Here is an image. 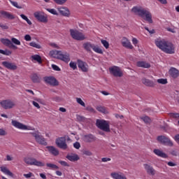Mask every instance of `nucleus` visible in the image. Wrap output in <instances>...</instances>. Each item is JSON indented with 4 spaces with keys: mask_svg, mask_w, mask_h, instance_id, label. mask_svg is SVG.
Instances as JSON below:
<instances>
[{
    "mask_svg": "<svg viewBox=\"0 0 179 179\" xmlns=\"http://www.w3.org/2000/svg\"><path fill=\"white\" fill-rule=\"evenodd\" d=\"M155 45H157L161 51L165 52V54L176 53V46L169 41H166L164 39H157L155 40Z\"/></svg>",
    "mask_w": 179,
    "mask_h": 179,
    "instance_id": "f257e3e1",
    "label": "nucleus"
},
{
    "mask_svg": "<svg viewBox=\"0 0 179 179\" xmlns=\"http://www.w3.org/2000/svg\"><path fill=\"white\" fill-rule=\"evenodd\" d=\"M131 12H133L134 15L142 17V19H144V20H146V22L148 23H153V20L152 19V13L150 11H149L148 8H145L141 6H136L131 8Z\"/></svg>",
    "mask_w": 179,
    "mask_h": 179,
    "instance_id": "f03ea898",
    "label": "nucleus"
},
{
    "mask_svg": "<svg viewBox=\"0 0 179 179\" xmlns=\"http://www.w3.org/2000/svg\"><path fill=\"white\" fill-rule=\"evenodd\" d=\"M49 55L52 58L60 59V61H63V62H66V64L71 61L69 53L66 52H62L61 50H53L50 51Z\"/></svg>",
    "mask_w": 179,
    "mask_h": 179,
    "instance_id": "7ed1b4c3",
    "label": "nucleus"
},
{
    "mask_svg": "<svg viewBox=\"0 0 179 179\" xmlns=\"http://www.w3.org/2000/svg\"><path fill=\"white\" fill-rule=\"evenodd\" d=\"M83 47L86 51H88V52H90L92 50L94 51V52H96V54H103V50L99 47V45H95L94 44L87 42L83 44Z\"/></svg>",
    "mask_w": 179,
    "mask_h": 179,
    "instance_id": "20e7f679",
    "label": "nucleus"
},
{
    "mask_svg": "<svg viewBox=\"0 0 179 179\" xmlns=\"http://www.w3.org/2000/svg\"><path fill=\"white\" fill-rule=\"evenodd\" d=\"M24 163H26V164H28L29 166H36L37 167H44V166H45V164L42 162L37 161L36 158L33 157H24Z\"/></svg>",
    "mask_w": 179,
    "mask_h": 179,
    "instance_id": "39448f33",
    "label": "nucleus"
},
{
    "mask_svg": "<svg viewBox=\"0 0 179 179\" xmlns=\"http://www.w3.org/2000/svg\"><path fill=\"white\" fill-rule=\"evenodd\" d=\"M96 127L104 131V132H110V122L104 120H96Z\"/></svg>",
    "mask_w": 179,
    "mask_h": 179,
    "instance_id": "423d86ee",
    "label": "nucleus"
},
{
    "mask_svg": "<svg viewBox=\"0 0 179 179\" xmlns=\"http://www.w3.org/2000/svg\"><path fill=\"white\" fill-rule=\"evenodd\" d=\"M70 33L72 38L74 40H77L78 41H83V40H86V36L82 31L70 29Z\"/></svg>",
    "mask_w": 179,
    "mask_h": 179,
    "instance_id": "0eeeda50",
    "label": "nucleus"
},
{
    "mask_svg": "<svg viewBox=\"0 0 179 179\" xmlns=\"http://www.w3.org/2000/svg\"><path fill=\"white\" fill-rule=\"evenodd\" d=\"M11 124L13 127L17 128V129H22L23 131H34V127H31L30 126H27L17 120H12Z\"/></svg>",
    "mask_w": 179,
    "mask_h": 179,
    "instance_id": "6e6552de",
    "label": "nucleus"
},
{
    "mask_svg": "<svg viewBox=\"0 0 179 179\" xmlns=\"http://www.w3.org/2000/svg\"><path fill=\"white\" fill-rule=\"evenodd\" d=\"M32 136L35 138V141L39 145H43V146H47V141L42 135H40V132L36 131L35 132L31 133Z\"/></svg>",
    "mask_w": 179,
    "mask_h": 179,
    "instance_id": "1a4fd4ad",
    "label": "nucleus"
},
{
    "mask_svg": "<svg viewBox=\"0 0 179 179\" xmlns=\"http://www.w3.org/2000/svg\"><path fill=\"white\" fill-rule=\"evenodd\" d=\"M34 16L41 23H47L48 22V17L42 11H36L34 13Z\"/></svg>",
    "mask_w": 179,
    "mask_h": 179,
    "instance_id": "9d476101",
    "label": "nucleus"
},
{
    "mask_svg": "<svg viewBox=\"0 0 179 179\" xmlns=\"http://www.w3.org/2000/svg\"><path fill=\"white\" fill-rule=\"evenodd\" d=\"M55 143L59 149L63 150H66L68 149V145L66 144V137H59L56 139Z\"/></svg>",
    "mask_w": 179,
    "mask_h": 179,
    "instance_id": "9b49d317",
    "label": "nucleus"
},
{
    "mask_svg": "<svg viewBox=\"0 0 179 179\" xmlns=\"http://www.w3.org/2000/svg\"><path fill=\"white\" fill-rule=\"evenodd\" d=\"M157 140L158 141V142L162 143V145H165L166 146L171 147L173 145V141L165 136H159L157 138Z\"/></svg>",
    "mask_w": 179,
    "mask_h": 179,
    "instance_id": "f8f14e48",
    "label": "nucleus"
},
{
    "mask_svg": "<svg viewBox=\"0 0 179 179\" xmlns=\"http://www.w3.org/2000/svg\"><path fill=\"white\" fill-rule=\"evenodd\" d=\"M109 72L116 78H121V76H122V71H121V69L117 66L110 67Z\"/></svg>",
    "mask_w": 179,
    "mask_h": 179,
    "instance_id": "ddd939ff",
    "label": "nucleus"
},
{
    "mask_svg": "<svg viewBox=\"0 0 179 179\" xmlns=\"http://www.w3.org/2000/svg\"><path fill=\"white\" fill-rule=\"evenodd\" d=\"M43 80L47 85H50V86H58L59 85L58 80L54 76H46L43 78Z\"/></svg>",
    "mask_w": 179,
    "mask_h": 179,
    "instance_id": "4468645a",
    "label": "nucleus"
},
{
    "mask_svg": "<svg viewBox=\"0 0 179 179\" xmlns=\"http://www.w3.org/2000/svg\"><path fill=\"white\" fill-rule=\"evenodd\" d=\"M0 104L3 108L5 110H9L15 107V102L10 100H3L0 102Z\"/></svg>",
    "mask_w": 179,
    "mask_h": 179,
    "instance_id": "2eb2a0df",
    "label": "nucleus"
},
{
    "mask_svg": "<svg viewBox=\"0 0 179 179\" xmlns=\"http://www.w3.org/2000/svg\"><path fill=\"white\" fill-rule=\"evenodd\" d=\"M78 66L82 72H88L89 71V65L85 62H83L80 59L77 60Z\"/></svg>",
    "mask_w": 179,
    "mask_h": 179,
    "instance_id": "dca6fc26",
    "label": "nucleus"
},
{
    "mask_svg": "<svg viewBox=\"0 0 179 179\" xmlns=\"http://www.w3.org/2000/svg\"><path fill=\"white\" fill-rule=\"evenodd\" d=\"M143 167L146 171L147 173H148L150 176H155L156 174V170L150 164H144Z\"/></svg>",
    "mask_w": 179,
    "mask_h": 179,
    "instance_id": "f3484780",
    "label": "nucleus"
},
{
    "mask_svg": "<svg viewBox=\"0 0 179 179\" xmlns=\"http://www.w3.org/2000/svg\"><path fill=\"white\" fill-rule=\"evenodd\" d=\"M122 45H123L124 48H127V50L134 49V45H132L131 41H129V39L125 37H123L122 39Z\"/></svg>",
    "mask_w": 179,
    "mask_h": 179,
    "instance_id": "a211bd4d",
    "label": "nucleus"
},
{
    "mask_svg": "<svg viewBox=\"0 0 179 179\" xmlns=\"http://www.w3.org/2000/svg\"><path fill=\"white\" fill-rule=\"evenodd\" d=\"M0 15L4 19H8V20H13L15 19V15L8 11L0 10Z\"/></svg>",
    "mask_w": 179,
    "mask_h": 179,
    "instance_id": "6ab92c4d",
    "label": "nucleus"
},
{
    "mask_svg": "<svg viewBox=\"0 0 179 179\" xmlns=\"http://www.w3.org/2000/svg\"><path fill=\"white\" fill-rule=\"evenodd\" d=\"M2 65L4 66L7 69H10V71H16L17 69V66L15 64V63H10L9 62H3Z\"/></svg>",
    "mask_w": 179,
    "mask_h": 179,
    "instance_id": "aec40b11",
    "label": "nucleus"
},
{
    "mask_svg": "<svg viewBox=\"0 0 179 179\" xmlns=\"http://www.w3.org/2000/svg\"><path fill=\"white\" fill-rule=\"evenodd\" d=\"M83 139L84 142H86L87 143H90L92 142H94L96 141V137L93 136V134H86L83 137Z\"/></svg>",
    "mask_w": 179,
    "mask_h": 179,
    "instance_id": "412c9836",
    "label": "nucleus"
},
{
    "mask_svg": "<svg viewBox=\"0 0 179 179\" xmlns=\"http://www.w3.org/2000/svg\"><path fill=\"white\" fill-rule=\"evenodd\" d=\"M169 74L173 79H176V78L179 76V71L174 67H171L169 71Z\"/></svg>",
    "mask_w": 179,
    "mask_h": 179,
    "instance_id": "4be33fe9",
    "label": "nucleus"
},
{
    "mask_svg": "<svg viewBox=\"0 0 179 179\" xmlns=\"http://www.w3.org/2000/svg\"><path fill=\"white\" fill-rule=\"evenodd\" d=\"M58 11L59 12L60 15H62V16H66V17H69V15H71L69 9H68L66 7L59 8Z\"/></svg>",
    "mask_w": 179,
    "mask_h": 179,
    "instance_id": "5701e85b",
    "label": "nucleus"
},
{
    "mask_svg": "<svg viewBox=\"0 0 179 179\" xmlns=\"http://www.w3.org/2000/svg\"><path fill=\"white\" fill-rule=\"evenodd\" d=\"M46 149H48L49 153L53 156H58V155H59V151L54 146H47Z\"/></svg>",
    "mask_w": 179,
    "mask_h": 179,
    "instance_id": "b1692460",
    "label": "nucleus"
},
{
    "mask_svg": "<svg viewBox=\"0 0 179 179\" xmlns=\"http://www.w3.org/2000/svg\"><path fill=\"white\" fill-rule=\"evenodd\" d=\"M136 66L138 68H144V69H149V68H150V64L148 63V62H146L145 61L137 62Z\"/></svg>",
    "mask_w": 179,
    "mask_h": 179,
    "instance_id": "393cba45",
    "label": "nucleus"
},
{
    "mask_svg": "<svg viewBox=\"0 0 179 179\" xmlns=\"http://www.w3.org/2000/svg\"><path fill=\"white\" fill-rule=\"evenodd\" d=\"M153 152L157 156H159V157H162L163 159H167L169 157V156L166 153L163 152V151L159 149H155Z\"/></svg>",
    "mask_w": 179,
    "mask_h": 179,
    "instance_id": "a878e982",
    "label": "nucleus"
},
{
    "mask_svg": "<svg viewBox=\"0 0 179 179\" xmlns=\"http://www.w3.org/2000/svg\"><path fill=\"white\" fill-rule=\"evenodd\" d=\"M110 176L114 179H127V176L122 173H112Z\"/></svg>",
    "mask_w": 179,
    "mask_h": 179,
    "instance_id": "bb28decb",
    "label": "nucleus"
},
{
    "mask_svg": "<svg viewBox=\"0 0 179 179\" xmlns=\"http://www.w3.org/2000/svg\"><path fill=\"white\" fill-rule=\"evenodd\" d=\"M31 79L34 83H40L41 82V77L37 73L32 74Z\"/></svg>",
    "mask_w": 179,
    "mask_h": 179,
    "instance_id": "cd10ccee",
    "label": "nucleus"
},
{
    "mask_svg": "<svg viewBox=\"0 0 179 179\" xmlns=\"http://www.w3.org/2000/svg\"><path fill=\"white\" fill-rule=\"evenodd\" d=\"M66 157L70 162H78L79 160V156L76 154L68 155Z\"/></svg>",
    "mask_w": 179,
    "mask_h": 179,
    "instance_id": "c85d7f7f",
    "label": "nucleus"
},
{
    "mask_svg": "<svg viewBox=\"0 0 179 179\" xmlns=\"http://www.w3.org/2000/svg\"><path fill=\"white\" fill-rule=\"evenodd\" d=\"M1 171L6 174V176H9L10 177H13V173L8 169L6 166H1Z\"/></svg>",
    "mask_w": 179,
    "mask_h": 179,
    "instance_id": "c756f323",
    "label": "nucleus"
},
{
    "mask_svg": "<svg viewBox=\"0 0 179 179\" xmlns=\"http://www.w3.org/2000/svg\"><path fill=\"white\" fill-rule=\"evenodd\" d=\"M142 83L145 86H149L150 87H153V86H155V84L152 81H150V80H148L146 78H143L142 80Z\"/></svg>",
    "mask_w": 179,
    "mask_h": 179,
    "instance_id": "7c9ffc66",
    "label": "nucleus"
},
{
    "mask_svg": "<svg viewBox=\"0 0 179 179\" xmlns=\"http://www.w3.org/2000/svg\"><path fill=\"white\" fill-rule=\"evenodd\" d=\"M32 61H36L38 64H42L43 61L41 60V56L39 55H34L31 57Z\"/></svg>",
    "mask_w": 179,
    "mask_h": 179,
    "instance_id": "2f4dec72",
    "label": "nucleus"
},
{
    "mask_svg": "<svg viewBox=\"0 0 179 179\" xmlns=\"http://www.w3.org/2000/svg\"><path fill=\"white\" fill-rule=\"evenodd\" d=\"M1 42L3 45H6V47L10 48V45L12 44V41L8 38H1Z\"/></svg>",
    "mask_w": 179,
    "mask_h": 179,
    "instance_id": "473e14b6",
    "label": "nucleus"
},
{
    "mask_svg": "<svg viewBox=\"0 0 179 179\" xmlns=\"http://www.w3.org/2000/svg\"><path fill=\"white\" fill-rule=\"evenodd\" d=\"M20 16V17H22L23 19V20H25V22H27V23L29 26H31V24H33L31 21L27 17V16L24 15V14H21Z\"/></svg>",
    "mask_w": 179,
    "mask_h": 179,
    "instance_id": "72a5a7b5",
    "label": "nucleus"
},
{
    "mask_svg": "<svg viewBox=\"0 0 179 179\" xmlns=\"http://www.w3.org/2000/svg\"><path fill=\"white\" fill-rule=\"evenodd\" d=\"M97 111H99V113H102L103 114H107V110H106V108L104 106H99L96 107Z\"/></svg>",
    "mask_w": 179,
    "mask_h": 179,
    "instance_id": "f704fd0d",
    "label": "nucleus"
},
{
    "mask_svg": "<svg viewBox=\"0 0 179 179\" xmlns=\"http://www.w3.org/2000/svg\"><path fill=\"white\" fill-rule=\"evenodd\" d=\"M101 43L106 50L110 48V43L106 40L101 39Z\"/></svg>",
    "mask_w": 179,
    "mask_h": 179,
    "instance_id": "c9c22d12",
    "label": "nucleus"
},
{
    "mask_svg": "<svg viewBox=\"0 0 179 179\" xmlns=\"http://www.w3.org/2000/svg\"><path fill=\"white\" fill-rule=\"evenodd\" d=\"M0 54H2L3 55H7V56H9V55H12V51L9 50H2V49H0Z\"/></svg>",
    "mask_w": 179,
    "mask_h": 179,
    "instance_id": "e433bc0d",
    "label": "nucleus"
},
{
    "mask_svg": "<svg viewBox=\"0 0 179 179\" xmlns=\"http://www.w3.org/2000/svg\"><path fill=\"white\" fill-rule=\"evenodd\" d=\"M10 3L13 5L15 8H17V9H22V6H19V3H17V1H13L12 0H9Z\"/></svg>",
    "mask_w": 179,
    "mask_h": 179,
    "instance_id": "4c0bfd02",
    "label": "nucleus"
},
{
    "mask_svg": "<svg viewBox=\"0 0 179 179\" xmlns=\"http://www.w3.org/2000/svg\"><path fill=\"white\" fill-rule=\"evenodd\" d=\"M29 45L30 47H34V48H37L38 50H40V48H41V45L36 42L29 43Z\"/></svg>",
    "mask_w": 179,
    "mask_h": 179,
    "instance_id": "58836bf2",
    "label": "nucleus"
},
{
    "mask_svg": "<svg viewBox=\"0 0 179 179\" xmlns=\"http://www.w3.org/2000/svg\"><path fill=\"white\" fill-rule=\"evenodd\" d=\"M47 167H48L49 169H55V170H58L59 168L58 167V166L54 164H51V163H48L46 164Z\"/></svg>",
    "mask_w": 179,
    "mask_h": 179,
    "instance_id": "ea45409f",
    "label": "nucleus"
},
{
    "mask_svg": "<svg viewBox=\"0 0 179 179\" xmlns=\"http://www.w3.org/2000/svg\"><path fill=\"white\" fill-rule=\"evenodd\" d=\"M157 82L161 85H167L168 83L166 78H159L157 80Z\"/></svg>",
    "mask_w": 179,
    "mask_h": 179,
    "instance_id": "a19ab883",
    "label": "nucleus"
},
{
    "mask_svg": "<svg viewBox=\"0 0 179 179\" xmlns=\"http://www.w3.org/2000/svg\"><path fill=\"white\" fill-rule=\"evenodd\" d=\"M69 66L71 68V69H73V71H75V69H78V66L75 62H71L69 63Z\"/></svg>",
    "mask_w": 179,
    "mask_h": 179,
    "instance_id": "79ce46f5",
    "label": "nucleus"
},
{
    "mask_svg": "<svg viewBox=\"0 0 179 179\" xmlns=\"http://www.w3.org/2000/svg\"><path fill=\"white\" fill-rule=\"evenodd\" d=\"M46 10L49 12V13H51L52 15H58V13L57 12V10L55 8H46Z\"/></svg>",
    "mask_w": 179,
    "mask_h": 179,
    "instance_id": "37998d69",
    "label": "nucleus"
},
{
    "mask_svg": "<svg viewBox=\"0 0 179 179\" xmlns=\"http://www.w3.org/2000/svg\"><path fill=\"white\" fill-rule=\"evenodd\" d=\"M11 42L13 43V44H15V45H20V44H21L20 41H19L16 38H12Z\"/></svg>",
    "mask_w": 179,
    "mask_h": 179,
    "instance_id": "c03bdc74",
    "label": "nucleus"
},
{
    "mask_svg": "<svg viewBox=\"0 0 179 179\" xmlns=\"http://www.w3.org/2000/svg\"><path fill=\"white\" fill-rule=\"evenodd\" d=\"M76 101L78 104L82 106L83 107L85 106V102L80 98H76Z\"/></svg>",
    "mask_w": 179,
    "mask_h": 179,
    "instance_id": "a18cd8bd",
    "label": "nucleus"
},
{
    "mask_svg": "<svg viewBox=\"0 0 179 179\" xmlns=\"http://www.w3.org/2000/svg\"><path fill=\"white\" fill-rule=\"evenodd\" d=\"M0 27L2 30H8V29H9V27L6 25V24L2 22H0Z\"/></svg>",
    "mask_w": 179,
    "mask_h": 179,
    "instance_id": "49530a36",
    "label": "nucleus"
},
{
    "mask_svg": "<svg viewBox=\"0 0 179 179\" xmlns=\"http://www.w3.org/2000/svg\"><path fill=\"white\" fill-rule=\"evenodd\" d=\"M141 120H143V121H144L145 124H149V122H150V118L148 116H144L141 117Z\"/></svg>",
    "mask_w": 179,
    "mask_h": 179,
    "instance_id": "de8ad7c7",
    "label": "nucleus"
},
{
    "mask_svg": "<svg viewBox=\"0 0 179 179\" xmlns=\"http://www.w3.org/2000/svg\"><path fill=\"white\" fill-rule=\"evenodd\" d=\"M23 176L25 177V178H31V177H34V174L31 172H29L28 173H24Z\"/></svg>",
    "mask_w": 179,
    "mask_h": 179,
    "instance_id": "09e8293b",
    "label": "nucleus"
},
{
    "mask_svg": "<svg viewBox=\"0 0 179 179\" xmlns=\"http://www.w3.org/2000/svg\"><path fill=\"white\" fill-rule=\"evenodd\" d=\"M54 1L57 5H64V3H65V2H66V0H54Z\"/></svg>",
    "mask_w": 179,
    "mask_h": 179,
    "instance_id": "8fccbe9b",
    "label": "nucleus"
},
{
    "mask_svg": "<svg viewBox=\"0 0 179 179\" xmlns=\"http://www.w3.org/2000/svg\"><path fill=\"white\" fill-rule=\"evenodd\" d=\"M8 134L6 131L2 128H0V136H5Z\"/></svg>",
    "mask_w": 179,
    "mask_h": 179,
    "instance_id": "3c124183",
    "label": "nucleus"
},
{
    "mask_svg": "<svg viewBox=\"0 0 179 179\" xmlns=\"http://www.w3.org/2000/svg\"><path fill=\"white\" fill-rule=\"evenodd\" d=\"M52 68L53 71H57V72H59V71H61V69L59 68V66L55 64H52Z\"/></svg>",
    "mask_w": 179,
    "mask_h": 179,
    "instance_id": "603ef678",
    "label": "nucleus"
},
{
    "mask_svg": "<svg viewBox=\"0 0 179 179\" xmlns=\"http://www.w3.org/2000/svg\"><path fill=\"white\" fill-rule=\"evenodd\" d=\"M59 164L62 166H64V167H69V164H68V162L65 161H59Z\"/></svg>",
    "mask_w": 179,
    "mask_h": 179,
    "instance_id": "864d4df0",
    "label": "nucleus"
},
{
    "mask_svg": "<svg viewBox=\"0 0 179 179\" xmlns=\"http://www.w3.org/2000/svg\"><path fill=\"white\" fill-rule=\"evenodd\" d=\"M87 111H90V113H96V110L93 108L92 106H88L86 108Z\"/></svg>",
    "mask_w": 179,
    "mask_h": 179,
    "instance_id": "5fc2aeb1",
    "label": "nucleus"
},
{
    "mask_svg": "<svg viewBox=\"0 0 179 179\" xmlns=\"http://www.w3.org/2000/svg\"><path fill=\"white\" fill-rule=\"evenodd\" d=\"M171 117L175 118L176 120H179V113H171Z\"/></svg>",
    "mask_w": 179,
    "mask_h": 179,
    "instance_id": "6e6d98bb",
    "label": "nucleus"
},
{
    "mask_svg": "<svg viewBox=\"0 0 179 179\" xmlns=\"http://www.w3.org/2000/svg\"><path fill=\"white\" fill-rule=\"evenodd\" d=\"M25 41H31V36L29 34H26L24 37Z\"/></svg>",
    "mask_w": 179,
    "mask_h": 179,
    "instance_id": "4d7b16f0",
    "label": "nucleus"
},
{
    "mask_svg": "<svg viewBox=\"0 0 179 179\" xmlns=\"http://www.w3.org/2000/svg\"><path fill=\"white\" fill-rule=\"evenodd\" d=\"M73 148H75V149H80V143L79 142L74 143Z\"/></svg>",
    "mask_w": 179,
    "mask_h": 179,
    "instance_id": "13d9d810",
    "label": "nucleus"
},
{
    "mask_svg": "<svg viewBox=\"0 0 179 179\" xmlns=\"http://www.w3.org/2000/svg\"><path fill=\"white\" fill-rule=\"evenodd\" d=\"M83 154L85 155V156H92L93 155V153H92V152L90 150H85Z\"/></svg>",
    "mask_w": 179,
    "mask_h": 179,
    "instance_id": "bf43d9fd",
    "label": "nucleus"
},
{
    "mask_svg": "<svg viewBox=\"0 0 179 179\" xmlns=\"http://www.w3.org/2000/svg\"><path fill=\"white\" fill-rule=\"evenodd\" d=\"M101 162H103V163H106L107 162H111V158L103 157L101 159Z\"/></svg>",
    "mask_w": 179,
    "mask_h": 179,
    "instance_id": "052dcab7",
    "label": "nucleus"
},
{
    "mask_svg": "<svg viewBox=\"0 0 179 179\" xmlns=\"http://www.w3.org/2000/svg\"><path fill=\"white\" fill-rule=\"evenodd\" d=\"M168 166H169V167H175V166H177V164L173 162H169L167 163Z\"/></svg>",
    "mask_w": 179,
    "mask_h": 179,
    "instance_id": "680f3d73",
    "label": "nucleus"
},
{
    "mask_svg": "<svg viewBox=\"0 0 179 179\" xmlns=\"http://www.w3.org/2000/svg\"><path fill=\"white\" fill-rule=\"evenodd\" d=\"M171 155H172V156H178V152H177L176 150H173L171 152Z\"/></svg>",
    "mask_w": 179,
    "mask_h": 179,
    "instance_id": "e2e57ef3",
    "label": "nucleus"
},
{
    "mask_svg": "<svg viewBox=\"0 0 179 179\" xmlns=\"http://www.w3.org/2000/svg\"><path fill=\"white\" fill-rule=\"evenodd\" d=\"M32 104L33 106H34V107H36V108H40V104H38V103L33 101H32Z\"/></svg>",
    "mask_w": 179,
    "mask_h": 179,
    "instance_id": "0e129e2a",
    "label": "nucleus"
},
{
    "mask_svg": "<svg viewBox=\"0 0 179 179\" xmlns=\"http://www.w3.org/2000/svg\"><path fill=\"white\" fill-rule=\"evenodd\" d=\"M7 162H12V160H13V157H11L10 155H6V159Z\"/></svg>",
    "mask_w": 179,
    "mask_h": 179,
    "instance_id": "69168bd1",
    "label": "nucleus"
},
{
    "mask_svg": "<svg viewBox=\"0 0 179 179\" xmlns=\"http://www.w3.org/2000/svg\"><path fill=\"white\" fill-rule=\"evenodd\" d=\"M132 43L134 45H136V44H138V39H136V38H133Z\"/></svg>",
    "mask_w": 179,
    "mask_h": 179,
    "instance_id": "338daca9",
    "label": "nucleus"
},
{
    "mask_svg": "<svg viewBox=\"0 0 179 179\" xmlns=\"http://www.w3.org/2000/svg\"><path fill=\"white\" fill-rule=\"evenodd\" d=\"M174 140H175L176 142H177V143H178V145H179V134H177V135L175 136Z\"/></svg>",
    "mask_w": 179,
    "mask_h": 179,
    "instance_id": "774afa93",
    "label": "nucleus"
}]
</instances>
